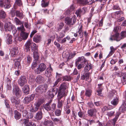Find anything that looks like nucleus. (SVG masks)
I'll return each instance as SVG.
<instances>
[{
  "label": "nucleus",
  "mask_w": 126,
  "mask_h": 126,
  "mask_svg": "<svg viewBox=\"0 0 126 126\" xmlns=\"http://www.w3.org/2000/svg\"><path fill=\"white\" fill-rule=\"evenodd\" d=\"M67 87V84L65 83H63L61 85L57 95L59 96L60 98L61 96L65 97L66 96L65 91Z\"/></svg>",
  "instance_id": "1"
},
{
  "label": "nucleus",
  "mask_w": 126,
  "mask_h": 126,
  "mask_svg": "<svg viewBox=\"0 0 126 126\" xmlns=\"http://www.w3.org/2000/svg\"><path fill=\"white\" fill-rule=\"evenodd\" d=\"M80 62H81V64L82 65L83 67H84L85 65L86 66L88 64V61L85 59L84 57L83 56L79 57L76 59L75 63L76 65L77 66L79 64Z\"/></svg>",
  "instance_id": "2"
},
{
  "label": "nucleus",
  "mask_w": 126,
  "mask_h": 126,
  "mask_svg": "<svg viewBox=\"0 0 126 126\" xmlns=\"http://www.w3.org/2000/svg\"><path fill=\"white\" fill-rule=\"evenodd\" d=\"M48 88L47 84H45L43 85L39 86L36 89V91L38 93V94H42L44 92L46 91Z\"/></svg>",
  "instance_id": "3"
},
{
  "label": "nucleus",
  "mask_w": 126,
  "mask_h": 126,
  "mask_svg": "<svg viewBox=\"0 0 126 126\" xmlns=\"http://www.w3.org/2000/svg\"><path fill=\"white\" fill-rule=\"evenodd\" d=\"M13 93L18 97H20L22 94L21 91L18 86L15 84L13 86Z\"/></svg>",
  "instance_id": "4"
},
{
  "label": "nucleus",
  "mask_w": 126,
  "mask_h": 126,
  "mask_svg": "<svg viewBox=\"0 0 126 126\" xmlns=\"http://www.w3.org/2000/svg\"><path fill=\"white\" fill-rule=\"evenodd\" d=\"M76 21V16L74 15L71 18L67 17L65 19V23L67 24L70 25H72L74 24Z\"/></svg>",
  "instance_id": "5"
},
{
  "label": "nucleus",
  "mask_w": 126,
  "mask_h": 126,
  "mask_svg": "<svg viewBox=\"0 0 126 126\" xmlns=\"http://www.w3.org/2000/svg\"><path fill=\"white\" fill-rule=\"evenodd\" d=\"M46 68V66L45 64L44 63H41L35 70V72L37 74H39L41 72L44 71Z\"/></svg>",
  "instance_id": "6"
},
{
  "label": "nucleus",
  "mask_w": 126,
  "mask_h": 126,
  "mask_svg": "<svg viewBox=\"0 0 126 126\" xmlns=\"http://www.w3.org/2000/svg\"><path fill=\"white\" fill-rule=\"evenodd\" d=\"M27 82L26 77L25 76H21L18 80V83L21 87H22Z\"/></svg>",
  "instance_id": "7"
},
{
  "label": "nucleus",
  "mask_w": 126,
  "mask_h": 126,
  "mask_svg": "<svg viewBox=\"0 0 126 126\" xmlns=\"http://www.w3.org/2000/svg\"><path fill=\"white\" fill-rule=\"evenodd\" d=\"M58 89L57 88H52L51 91H49L48 94L49 98H53L55 95L58 92Z\"/></svg>",
  "instance_id": "8"
},
{
  "label": "nucleus",
  "mask_w": 126,
  "mask_h": 126,
  "mask_svg": "<svg viewBox=\"0 0 126 126\" xmlns=\"http://www.w3.org/2000/svg\"><path fill=\"white\" fill-rule=\"evenodd\" d=\"M34 95L32 94L29 96L25 97L24 99V102L26 104H28L33 100L34 97Z\"/></svg>",
  "instance_id": "9"
},
{
  "label": "nucleus",
  "mask_w": 126,
  "mask_h": 126,
  "mask_svg": "<svg viewBox=\"0 0 126 126\" xmlns=\"http://www.w3.org/2000/svg\"><path fill=\"white\" fill-rule=\"evenodd\" d=\"M97 112V110L95 109H92L89 110L87 112L88 116L94 117H96V113Z\"/></svg>",
  "instance_id": "10"
},
{
  "label": "nucleus",
  "mask_w": 126,
  "mask_h": 126,
  "mask_svg": "<svg viewBox=\"0 0 126 126\" xmlns=\"http://www.w3.org/2000/svg\"><path fill=\"white\" fill-rule=\"evenodd\" d=\"M78 3L81 5H84L86 4H90L92 3L93 1L91 0H77Z\"/></svg>",
  "instance_id": "11"
},
{
  "label": "nucleus",
  "mask_w": 126,
  "mask_h": 126,
  "mask_svg": "<svg viewBox=\"0 0 126 126\" xmlns=\"http://www.w3.org/2000/svg\"><path fill=\"white\" fill-rule=\"evenodd\" d=\"M11 101L12 103H15L16 105L17 106L20 104L21 103V101L20 100L16 98L15 97H12L11 98Z\"/></svg>",
  "instance_id": "12"
},
{
  "label": "nucleus",
  "mask_w": 126,
  "mask_h": 126,
  "mask_svg": "<svg viewBox=\"0 0 126 126\" xmlns=\"http://www.w3.org/2000/svg\"><path fill=\"white\" fill-rule=\"evenodd\" d=\"M14 25H12L10 22L8 23H5L4 25V28L6 31L8 30L11 31L12 29V27Z\"/></svg>",
  "instance_id": "13"
},
{
  "label": "nucleus",
  "mask_w": 126,
  "mask_h": 126,
  "mask_svg": "<svg viewBox=\"0 0 126 126\" xmlns=\"http://www.w3.org/2000/svg\"><path fill=\"white\" fill-rule=\"evenodd\" d=\"M12 57H15L18 52V48L17 47L12 48L10 51Z\"/></svg>",
  "instance_id": "14"
},
{
  "label": "nucleus",
  "mask_w": 126,
  "mask_h": 126,
  "mask_svg": "<svg viewBox=\"0 0 126 126\" xmlns=\"http://www.w3.org/2000/svg\"><path fill=\"white\" fill-rule=\"evenodd\" d=\"M39 108L40 107L35 103L33 106H31V107L30 111L33 112H36L37 111Z\"/></svg>",
  "instance_id": "15"
},
{
  "label": "nucleus",
  "mask_w": 126,
  "mask_h": 126,
  "mask_svg": "<svg viewBox=\"0 0 126 126\" xmlns=\"http://www.w3.org/2000/svg\"><path fill=\"white\" fill-rule=\"evenodd\" d=\"M120 74H121L122 81L123 84H126V74L125 73L120 72Z\"/></svg>",
  "instance_id": "16"
},
{
  "label": "nucleus",
  "mask_w": 126,
  "mask_h": 126,
  "mask_svg": "<svg viewBox=\"0 0 126 126\" xmlns=\"http://www.w3.org/2000/svg\"><path fill=\"white\" fill-rule=\"evenodd\" d=\"M42 117L43 113L41 110L36 113L35 118L37 120H39L41 119Z\"/></svg>",
  "instance_id": "17"
},
{
  "label": "nucleus",
  "mask_w": 126,
  "mask_h": 126,
  "mask_svg": "<svg viewBox=\"0 0 126 126\" xmlns=\"http://www.w3.org/2000/svg\"><path fill=\"white\" fill-rule=\"evenodd\" d=\"M63 97L61 96V97L59 98V96L57 95V98L58 99L57 107L59 108H61L63 106V104L62 102L63 101L62 100H61V99Z\"/></svg>",
  "instance_id": "18"
},
{
  "label": "nucleus",
  "mask_w": 126,
  "mask_h": 126,
  "mask_svg": "<svg viewBox=\"0 0 126 126\" xmlns=\"http://www.w3.org/2000/svg\"><path fill=\"white\" fill-rule=\"evenodd\" d=\"M29 33L25 32H21L20 35L21 37H22L23 40H26L29 35Z\"/></svg>",
  "instance_id": "19"
},
{
  "label": "nucleus",
  "mask_w": 126,
  "mask_h": 126,
  "mask_svg": "<svg viewBox=\"0 0 126 126\" xmlns=\"http://www.w3.org/2000/svg\"><path fill=\"white\" fill-rule=\"evenodd\" d=\"M44 80V78L40 75L37 77L35 79V81L37 83L40 84L43 82Z\"/></svg>",
  "instance_id": "20"
},
{
  "label": "nucleus",
  "mask_w": 126,
  "mask_h": 126,
  "mask_svg": "<svg viewBox=\"0 0 126 126\" xmlns=\"http://www.w3.org/2000/svg\"><path fill=\"white\" fill-rule=\"evenodd\" d=\"M12 36L9 34H7V35L6 42L8 44H11L12 43Z\"/></svg>",
  "instance_id": "21"
},
{
  "label": "nucleus",
  "mask_w": 126,
  "mask_h": 126,
  "mask_svg": "<svg viewBox=\"0 0 126 126\" xmlns=\"http://www.w3.org/2000/svg\"><path fill=\"white\" fill-rule=\"evenodd\" d=\"M10 0H5L4 2V7L5 9L9 8L11 6Z\"/></svg>",
  "instance_id": "22"
},
{
  "label": "nucleus",
  "mask_w": 126,
  "mask_h": 126,
  "mask_svg": "<svg viewBox=\"0 0 126 126\" xmlns=\"http://www.w3.org/2000/svg\"><path fill=\"white\" fill-rule=\"evenodd\" d=\"M23 90L24 93L26 94H29L30 91V88L29 86L28 85H26L23 88Z\"/></svg>",
  "instance_id": "23"
},
{
  "label": "nucleus",
  "mask_w": 126,
  "mask_h": 126,
  "mask_svg": "<svg viewBox=\"0 0 126 126\" xmlns=\"http://www.w3.org/2000/svg\"><path fill=\"white\" fill-rule=\"evenodd\" d=\"M16 16L19 17L20 19L23 18L24 16V15L22 12H20L19 11L17 10L15 12Z\"/></svg>",
  "instance_id": "24"
},
{
  "label": "nucleus",
  "mask_w": 126,
  "mask_h": 126,
  "mask_svg": "<svg viewBox=\"0 0 126 126\" xmlns=\"http://www.w3.org/2000/svg\"><path fill=\"white\" fill-rule=\"evenodd\" d=\"M51 101H50L46 104L44 106L45 109L47 111L51 110V108L50 107V105Z\"/></svg>",
  "instance_id": "25"
},
{
  "label": "nucleus",
  "mask_w": 126,
  "mask_h": 126,
  "mask_svg": "<svg viewBox=\"0 0 126 126\" xmlns=\"http://www.w3.org/2000/svg\"><path fill=\"white\" fill-rule=\"evenodd\" d=\"M114 35L115 38V40H116L117 41H119L123 39L120 35V34L119 35L118 33H116L114 34Z\"/></svg>",
  "instance_id": "26"
},
{
  "label": "nucleus",
  "mask_w": 126,
  "mask_h": 126,
  "mask_svg": "<svg viewBox=\"0 0 126 126\" xmlns=\"http://www.w3.org/2000/svg\"><path fill=\"white\" fill-rule=\"evenodd\" d=\"M94 120H87L85 121L84 123V124L85 126H89V123H90V125L93 124L94 123Z\"/></svg>",
  "instance_id": "27"
},
{
  "label": "nucleus",
  "mask_w": 126,
  "mask_h": 126,
  "mask_svg": "<svg viewBox=\"0 0 126 126\" xmlns=\"http://www.w3.org/2000/svg\"><path fill=\"white\" fill-rule=\"evenodd\" d=\"M21 115L20 113L16 110L15 111V118L16 120L19 119L20 118Z\"/></svg>",
  "instance_id": "28"
},
{
  "label": "nucleus",
  "mask_w": 126,
  "mask_h": 126,
  "mask_svg": "<svg viewBox=\"0 0 126 126\" xmlns=\"http://www.w3.org/2000/svg\"><path fill=\"white\" fill-rule=\"evenodd\" d=\"M41 38V36L40 35H37L34 37L33 40L35 42L37 43L39 42L40 41Z\"/></svg>",
  "instance_id": "29"
},
{
  "label": "nucleus",
  "mask_w": 126,
  "mask_h": 126,
  "mask_svg": "<svg viewBox=\"0 0 126 126\" xmlns=\"http://www.w3.org/2000/svg\"><path fill=\"white\" fill-rule=\"evenodd\" d=\"M92 65L90 63H88L85 67L84 70L85 72L88 71L91 69L92 68Z\"/></svg>",
  "instance_id": "30"
},
{
  "label": "nucleus",
  "mask_w": 126,
  "mask_h": 126,
  "mask_svg": "<svg viewBox=\"0 0 126 126\" xmlns=\"http://www.w3.org/2000/svg\"><path fill=\"white\" fill-rule=\"evenodd\" d=\"M33 57L35 61H38L39 56L37 53V50L34 51L33 52Z\"/></svg>",
  "instance_id": "31"
},
{
  "label": "nucleus",
  "mask_w": 126,
  "mask_h": 126,
  "mask_svg": "<svg viewBox=\"0 0 126 126\" xmlns=\"http://www.w3.org/2000/svg\"><path fill=\"white\" fill-rule=\"evenodd\" d=\"M118 98L117 97H116L111 101V104L114 105H116L118 103Z\"/></svg>",
  "instance_id": "32"
},
{
  "label": "nucleus",
  "mask_w": 126,
  "mask_h": 126,
  "mask_svg": "<svg viewBox=\"0 0 126 126\" xmlns=\"http://www.w3.org/2000/svg\"><path fill=\"white\" fill-rule=\"evenodd\" d=\"M110 51L108 55L109 56H111L114 52L116 50V48H114L113 46L110 47Z\"/></svg>",
  "instance_id": "33"
},
{
  "label": "nucleus",
  "mask_w": 126,
  "mask_h": 126,
  "mask_svg": "<svg viewBox=\"0 0 126 126\" xmlns=\"http://www.w3.org/2000/svg\"><path fill=\"white\" fill-rule=\"evenodd\" d=\"M44 102V100L43 99H40L38 100L37 102L35 103L39 107H40V105Z\"/></svg>",
  "instance_id": "34"
},
{
  "label": "nucleus",
  "mask_w": 126,
  "mask_h": 126,
  "mask_svg": "<svg viewBox=\"0 0 126 126\" xmlns=\"http://www.w3.org/2000/svg\"><path fill=\"white\" fill-rule=\"evenodd\" d=\"M39 63V61H34L32 63L31 66L32 68L33 69H34L37 66V64Z\"/></svg>",
  "instance_id": "35"
},
{
  "label": "nucleus",
  "mask_w": 126,
  "mask_h": 126,
  "mask_svg": "<svg viewBox=\"0 0 126 126\" xmlns=\"http://www.w3.org/2000/svg\"><path fill=\"white\" fill-rule=\"evenodd\" d=\"M47 0H42L41 5L42 7H45L47 6L48 5L49 3L48 2H46V1Z\"/></svg>",
  "instance_id": "36"
},
{
  "label": "nucleus",
  "mask_w": 126,
  "mask_h": 126,
  "mask_svg": "<svg viewBox=\"0 0 126 126\" xmlns=\"http://www.w3.org/2000/svg\"><path fill=\"white\" fill-rule=\"evenodd\" d=\"M31 47L32 50H35L34 51L37 50V47L36 46V45L35 43L32 42L31 43Z\"/></svg>",
  "instance_id": "37"
},
{
  "label": "nucleus",
  "mask_w": 126,
  "mask_h": 126,
  "mask_svg": "<svg viewBox=\"0 0 126 126\" xmlns=\"http://www.w3.org/2000/svg\"><path fill=\"white\" fill-rule=\"evenodd\" d=\"M120 114V113L119 112H117L116 113V116L115 117L113 120V124L114 125L115 124V122L117 121V120Z\"/></svg>",
  "instance_id": "38"
},
{
  "label": "nucleus",
  "mask_w": 126,
  "mask_h": 126,
  "mask_svg": "<svg viewBox=\"0 0 126 126\" xmlns=\"http://www.w3.org/2000/svg\"><path fill=\"white\" fill-rule=\"evenodd\" d=\"M92 91L90 90H86L85 94L86 96L89 97L91 96L92 94Z\"/></svg>",
  "instance_id": "39"
},
{
  "label": "nucleus",
  "mask_w": 126,
  "mask_h": 126,
  "mask_svg": "<svg viewBox=\"0 0 126 126\" xmlns=\"http://www.w3.org/2000/svg\"><path fill=\"white\" fill-rule=\"evenodd\" d=\"M6 14L5 12L2 10L0 11V17L1 18H5Z\"/></svg>",
  "instance_id": "40"
},
{
  "label": "nucleus",
  "mask_w": 126,
  "mask_h": 126,
  "mask_svg": "<svg viewBox=\"0 0 126 126\" xmlns=\"http://www.w3.org/2000/svg\"><path fill=\"white\" fill-rule=\"evenodd\" d=\"M14 21L17 25H20L23 24L20 20L17 18L16 17L14 19Z\"/></svg>",
  "instance_id": "41"
},
{
  "label": "nucleus",
  "mask_w": 126,
  "mask_h": 126,
  "mask_svg": "<svg viewBox=\"0 0 126 126\" xmlns=\"http://www.w3.org/2000/svg\"><path fill=\"white\" fill-rule=\"evenodd\" d=\"M63 80L67 81H70L71 79V78L70 76H66L63 77Z\"/></svg>",
  "instance_id": "42"
},
{
  "label": "nucleus",
  "mask_w": 126,
  "mask_h": 126,
  "mask_svg": "<svg viewBox=\"0 0 126 126\" xmlns=\"http://www.w3.org/2000/svg\"><path fill=\"white\" fill-rule=\"evenodd\" d=\"M15 66L16 67V68H17L18 69L21 68V66L19 61H16L15 63Z\"/></svg>",
  "instance_id": "43"
},
{
  "label": "nucleus",
  "mask_w": 126,
  "mask_h": 126,
  "mask_svg": "<svg viewBox=\"0 0 126 126\" xmlns=\"http://www.w3.org/2000/svg\"><path fill=\"white\" fill-rule=\"evenodd\" d=\"M17 30L19 31H21V32H24L25 31V29L23 25L19 27H18Z\"/></svg>",
  "instance_id": "44"
},
{
  "label": "nucleus",
  "mask_w": 126,
  "mask_h": 126,
  "mask_svg": "<svg viewBox=\"0 0 126 126\" xmlns=\"http://www.w3.org/2000/svg\"><path fill=\"white\" fill-rule=\"evenodd\" d=\"M61 110H56L55 112V114L56 115L58 116H60L61 114Z\"/></svg>",
  "instance_id": "45"
},
{
  "label": "nucleus",
  "mask_w": 126,
  "mask_h": 126,
  "mask_svg": "<svg viewBox=\"0 0 126 126\" xmlns=\"http://www.w3.org/2000/svg\"><path fill=\"white\" fill-rule=\"evenodd\" d=\"M15 3L16 4L19 6H21L22 4L21 0H16Z\"/></svg>",
  "instance_id": "46"
},
{
  "label": "nucleus",
  "mask_w": 126,
  "mask_h": 126,
  "mask_svg": "<svg viewBox=\"0 0 126 126\" xmlns=\"http://www.w3.org/2000/svg\"><path fill=\"white\" fill-rule=\"evenodd\" d=\"M82 12V11L81 9H79L78 10L76 11V13L77 14V16H80Z\"/></svg>",
  "instance_id": "47"
},
{
  "label": "nucleus",
  "mask_w": 126,
  "mask_h": 126,
  "mask_svg": "<svg viewBox=\"0 0 126 126\" xmlns=\"http://www.w3.org/2000/svg\"><path fill=\"white\" fill-rule=\"evenodd\" d=\"M120 34L122 38L123 39L126 37V31H122L121 32Z\"/></svg>",
  "instance_id": "48"
},
{
  "label": "nucleus",
  "mask_w": 126,
  "mask_h": 126,
  "mask_svg": "<svg viewBox=\"0 0 126 126\" xmlns=\"http://www.w3.org/2000/svg\"><path fill=\"white\" fill-rule=\"evenodd\" d=\"M70 38L69 37L67 36L66 38H64L62 41H61V43L63 44L66 41V39L67 40H70Z\"/></svg>",
  "instance_id": "49"
},
{
  "label": "nucleus",
  "mask_w": 126,
  "mask_h": 126,
  "mask_svg": "<svg viewBox=\"0 0 126 126\" xmlns=\"http://www.w3.org/2000/svg\"><path fill=\"white\" fill-rule=\"evenodd\" d=\"M66 57L67 59V61L72 58V56H71L70 55H69L68 53H66Z\"/></svg>",
  "instance_id": "50"
},
{
  "label": "nucleus",
  "mask_w": 126,
  "mask_h": 126,
  "mask_svg": "<svg viewBox=\"0 0 126 126\" xmlns=\"http://www.w3.org/2000/svg\"><path fill=\"white\" fill-rule=\"evenodd\" d=\"M11 81H9L7 84V90H10L11 89V86L10 84Z\"/></svg>",
  "instance_id": "51"
},
{
  "label": "nucleus",
  "mask_w": 126,
  "mask_h": 126,
  "mask_svg": "<svg viewBox=\"0 0 126 126\" xmlns=\"http://www.w3.org/2000/svg\"><path fill=\"white\" fill-rule=\"evenodd\" d=\"M112 8L113 10H119L120 9L119 5L118 4L114 5L113 6Z\"/></svg>",
  "instance_id": "52"
},
{
  "label": "nucleus",
  "mask_w": 126,
  "mask_h": 126,
  "mask_svg": "<svg viewBox=\"0 0 126 126\" xmlns=\"http://www.w3.org/2000/svg\"><path fill=\"white\" fill-rule=\"evenodd\" d=\"M35 77L33 75H32L30 76L29 78V81L31 82H33L34 81Z\"/></svg>",
  "instance_id": "53"
},
{
  "label": "nucleus",
  "mask_w": 126,
  "mask_h": 126,
  "mask_svg": "<svg viewBox=\"0 0 126 126\" xmlns=\"http://www.w3.org/2000/svg\"><path fill=\"white\" fill-rule=\"evenodd\" d=\"M61 80L62 79L61 78H58L57 79V80L54 83V84L53 86V87H54L55 86H56L58 84V83L59 81H61Z\"/></svg>",
  "instance_id": "54"
},
{
  "label": "nucleus",
  "mask_w": 126,
  "mask_h": 126,
  "mask_svg": "<svg viewBox=\"0 0 126 126\" xmlns=\"http://www.w3.org/2000/svg\"><path fill=\"white\" fill-rule=\"evenodd\" d=\"M114 111H113L108 112L107 113V115L109 116H111L114 115Z\"/></svg>",
  "instance_id": "55"
},
{
  "label": "nucleus",
  "mask_w": 126,
  "mask_h": 126,
  "mask_svg": "<svg viewBox=\"0 0 126 126\" xmlns=\"http://www.w3.org/2000/svg\"><path fill=\"white\" fill-rule=\"evenodd\" d=\"M62 34V36H61V35H60L59 37L57 39V40L58 42L60 43L61 38L63 37L64 36V35L63 34Z\"/></svg>",
  "instance_id": "56"
},
{
  "label": "nucleus",
  "mask_w": 126,
  "mask_h": 126,
  "mask_svg": "<svg viewBox=\"0 0 126 126\" xmlns=\"http://www.w3.org/2000/svg\"><path fill=\"white\" fill-rule=\"evenodd\" d=\"M116 91L114 90H112L110 92V96H114V95H116Z\"/></svg>",
  "instance_id": "57"
},
{
  "label": "nucleus",
  "mask_w": 126,
  "mask_h": 126,
  "mask_svg": "<svg viewBox=\"0 0 126 126\" xmlns=\"http://www.w3.org/2000/svg\"><path fill=\"white\" fill-rule=\"evenodd\" d=\"M20 121L22 122V123H24L25 124L29 122L28 120V119H21Z\"/></svg>",
  "instance_id": "58"
},
{
  "label": "nucleus",
  "mask_w": 126,
  "mask_h": 126,
  "mask_svg": "<svg viewBox=\"0 0 126 126\" xmlns=\"http://www.w3.org/2000/svg\"><path fill=\"white\" fill-rule=\"evenodd\" d=\"M53 70L52 69L51 67V65H49V66L47 70V73L51 72Z\"/></svg>",
  "instance_id": "59"
},
{
  "label": "nucleus",
  "mask_w": 126,
  "mask_h": 126,
  "mask_svg": "<svg viewBox=\"0 0 126 126\" xmlns=\"http://www.w3.org/2000/svg\"><path fill=\"white\" fill-rule=\"evenodd\" d=\"M32 42L30 40L28 41L25 44V46H28L30 47V46H31V43H32Z\"/></svg>",
  "instance_id": "60"
},
{
  "label": "nucleus",
  "mask_w": 126,
  "mask_h": 126,
  "mask_svg": "<svg viewBox=\"0 0 126 126\" xmlns=\"http://www.w3.org/2000/svg\"><path fill=\"white\" fill-rule=\"evenodd\" d=\"M32 61L31 58L29 56H28L27 57V63L29 64Z\"/></svg>",
  "instance_id": "61"
},
{
  "label": "nucleus",
  "mask_w": 126,
  "mask_h": 126,
  "mask_svg": "<svg viewBox=\"0 0 126 126\" xmlns=\"http://www.w3.org/2000/svg\"><path fill=\"white\" fill-rule=\"evenodd\" d=\"M119 29V26H116L115 27L113 31L116 33L118 32Z\"/></svg>",
  "instance_id": "62"
},
{
  "label": "nucleus",
  "mask_w": 126,
  "mask_h": 126,
  "mask_svg": "<svg viewBox=\"0 0 126 126\" xmlns=\"http://www.w3.org/2000/svg\"><path fill=\"white\" fill-rule=\"evenodd\" d=\"M28 113L27 111H23V117H25L26 118L27 117V115Z\"/></svg>",
  "instance_id": "63"
},
{
  "label": "nucleus",
  "mask_w": 126,
  "mask_h": 126,
  "mask_svg": "<svg viewBox=\"0 0 126 126\" xmlns=\"http://www.w3.org/2000/svg\"><path fill=\"white\" fill-rule=\"evenodd\" d=\"M56 107V105L55 103H53L51 105V110L53 111L55 110Z\"/></svg>",
  "instance_id": "64"
}]
</instances>
